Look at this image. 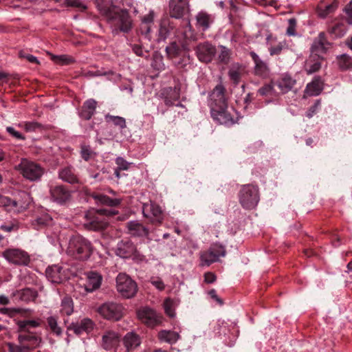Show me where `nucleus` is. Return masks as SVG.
<instances>
[{"mask_svg": "<svg viewBox=\"0 0 352 352\" xmlns=\"http://www.w3.org/2000/svg\"><path fill=\"white\" fill-rule=\"evenodd\" d=\"M30 309H25L21 308H1L0 309V313L3 314L14 315L16 314H20L21 315H26L30 312Z\"/></svg>", "mask_w": 352, "mask_h": 352, "instance_id": "nucleus-55", "label": "nucleus"}, {"mask_svg": "<svg viewBox=\"0 0 352 352\" xmlns=\"http://www.w3.org/2000/svg\"><path fill=\"white\" fill-rule=\"evenodd\" d=\"M38 294L36 289L30 288H24L23 289L16 290L12 294L14 300L17 302H24L28 303L30 302H34L37 298Z\"/></svg>", "mask_w": 352, "mask_h": 352, "instance_id": "nucleus-22", "label": "nucleus"}, {"mask_svg": "<svg viewBox=\"0 0 352 352\" xmlns=\"http://www.w3.org/2000/svg\"><path fill=\"white\" fill-rule=\"evenodd\" d=\"M20 174L24 178L32 182L39 180L44 173V169L37 163L23 158L20 163L16 166Z\"/></svg>", "mask_w": 352, "mask_h": 352, "instance_id": "nucleus-6", "label": "nucleus"}, {"mask_svg": "<svg viewBox=\"0 0 352 352\" xmlns=\"http://www.w3.org/2000/svg\"><path fill=\"white\" fill-rule=\"evenodd\" d=\"M344 12L347 16L346 21L349 24H352V0L346 6Z\"/></svg>", "mask_w": 352, "mask_h": 352, "instance_id": "nucleus-64", "label": "nucleus"}, {"mask_svg": "<svg viewBox=\"0 0 352 352\" xmlns=\"http://www.w3.org/2000/svg\"><path fill=\"white\" fill-rule=\"evenodd\" d=\"M180 336L178 333L173 331L162 330L158 333V339L169 344L175 343Z\"/></svg>", "mask_w": 352, "mask_h": 352, "instance_id": "nucleus-38", "label": "nucleus"}, {"mask_svg": "<svg viewBox=\"0 0 352 352\" xmlns=\"http://www.w3.org/2000/svg\"><path fill=\"white\" fill-rule=\"evenodd\" d=\"M323 89V80L320 76H316L312 81L307 85L305 93L309 96H316L320 94Z\"/></svg>", "mask_w": 352, "mask_h": 352, "instance_id": "nucleus-32", "label": "nucleus"}, {"mask_svg": "<svg viewBox=\"0 0 352 352\" xmlns=\"http://www.w3.org/2000/svg\"><path fill=\"white\" fill-rule=\"evenodd\" d=\"M338 1L333 0L331 3L325 6L324 8L321 7L318 8L317 10L318 14L320 18L324 19L330 14L333 13L338 8Z\"/></svg>", "mask_w": 352, "mask_h": 352, "instance_id": "nucleus-43", "label": "nucleus"}, {"mask_svg": "<svg viewBox=\"0 0 352 352\" xmlns=\"http://www.w3.org/2000/svg\"><path fill=\"white\" fill-rule=\"evenodd\" d=\"M0 207L4 208L10 212L19 213L25 209L21 202L8 197L0 195Z\"/></svg>", "mask_w": 352, "mask_h": 352, "instance_id": "nucleus-31", "label": "nucleus"}, {"mask_svg": "<svg viewBox=\"0 0 352 352\" xmlns=\"http://www.w3.org/2000/svg\"><path fill=\"white\" fill-rule=\"evenodd\" d=\"M196 21L197 27L201 28L202 31H206L210 28L214 20L210 14L204 12H200L196 15Z\"/></svg>", "mask_w": 352, "mask_h": 352, "instance_id": "nucleus-36", "label": "nucleus"}, {"mask_svg": "<svg viewBox=\"0 0 352 352\" xmlns=\"http://www.w3.org/2000/svg\"><path fill=\"white\" fill-rule=\"evenodd\" d=\"M320 100H316L314 104L311 105L306 112V116L309 118H312L313 116L317 112L318 108L320 106Z\"/></svg>", "mask_w": 352, "mask_h": 352, "instance_id": "nucleus-61", "label": "nucleus"}, {"mask_svg": "<svg viewBox=\"0 0 352 352\" xmlns=\"http://www.w3.org/2000/svg\"><path fill=\"white\" fill-rule=\"evenodd\" d=\"M127 228L130 233L133 236L147 237L149 234L148 229L136 221H131L128 222Z\"/></svg>", "mask_w": 352, "mask_h": 352, "instance_id": "nucleus-35", "label": "nucleus"}, {"mask_svg": "<svg viewBox=\"0 0 352 352\" xmlns=\"http://www.w3.org/2000/svg\"><path fill=\"white\" fill-rule=\"evenodd\" d=\"M123 345L126 352H131L138 348L142 343V338L137 333L130 331L122 338Z\"/></svg>", "mask_w": 352, "mask_h": 352, "instance_id": "nucleus-23", "label": "nucleus"}, {"mask_svg": "<svg viewBox=\"0 0 352 352\" xmlns=\"http://www.w3.org/2000/svg\"><path fill=\"white\" fill-rule=\"evenodd\" d=\"M60 313L63 315L69 316L74 311V304L71 297L65 296L61 302Z\"/></svg>", "mask_w": 352, "mask_h": 352, "instance_id": "nucleus-44", "label": "nucleus"}, {"mask_svg": "<svg viewBox=\"0 0 352 352\" xmlns=\"http://www.w3.org/2000/svg\"><path fill=\"white\" fill-rule=\"evenodd\" d=\"M227 104L226 89L223 84L219 83L210 93L208 105L210 110H212L213 109H221V107H227Z\"/></svg>", "mask_w": 352, "mask_h": 352, "instance_id": "nucleus-12", "label": "nucleus"}, {"mask_svg": "<svg viewBox=\"0 0 352 352\" xmlns=\"http://www.w3.org/2000/svg\"><path fill=\"white\" fill-rule=\"evenodd\" d=\"M161 97L164 99L166 106L170 107L179 101L180 98V86L176 85L174 87H166L162 90Z\"/></svg>", "mask_w": 352, "mask_h": 352, "instance_id": "nucleus-20", "label": "nucleus"}, {"mask_svg": "<svg viewBox=\"0 0 352 352\" xmlns=\"http://www.w3.org/2000/svg\"><path fill=\"white\" fill-rule=\"evenodd\" d=\"M238 197L239 204L244 209L252 210L256 208L260 200L258 187L252 184L243 185Z\"/></svg>", "mask_w": 352, "mask_h": 352, "instance_id": "nucleus-5", "label": "nucleus"}, {"mask_svg": "<svg viewBox=\"0 0 352 352\" xmlns=\"http://www.w3.org/2000/svg\"><path fill=\"white\" fill-rule=\"evenodd\" d=\"M164 311L167 316L173 318L175 316L173 309V302L170 298H167L164 302Z\"/></svg>", "mask_w": 352, "mask_h": 352, "instance_id": "nucleus-60", "label": "nucleus"}, {"mask_svg": "<svg viewBox=\"0 0 352 352\" xmlns=\"http://www.w3.org/2000/svg\"><path fill=\"white\" fill-rule=\"evenodd\" d=\"M26 132H35L43 129L42 124L38 122H24L19 124Z\"/></svg>", "mask_w": 352, "mask_h": 352, "instance_id": "nucleus-50", "label": "nucleus"}, {"mask_svg": "<svg viewBox=\"0 0 352 352\" xmlns=\"http://www.w3.org/2000/svg\"><path fill=\"white\" fill-rule=\"evenodd\" d=\"M274 82L265 84L263 87L258 89V94L261 96L273 97L276 95V91L274 89Z\"/></svg>", "mask_w": 352, "mask_h": 352, "instance_id": "nucleus-48", "label": "nucleus"}, {"mask_svg": "<svg viewBox=\"0 0 352 352\" xmlns=\"http://www.w3.org/2000/svg\"><path fill=\"white\" fill-rule=\"evenodd\" d=\"M58 177L62 181L70 184H80V179L76 173L75 169L71 166H67L58 170Z\"/></svg>", "mask_w": 352, "mask_h": 352, "instance_id": "nucleus-26", "label": "nucleus"}, {"mask_svg": "<svg viewBox=\"0 0 352 352\" xmlns=\"http://www.w3.org/2000/svg\"><path fill=\"white\" fill-rule=\"evenodd\" d=\"M97 105L98 102L94 99L87 100L78 110L79 117L84 120H89L96 113Z\"/></svg>", "mask_w": 352, "mask_h": 352, "instance_id": "nucleus-24", "label": "nucleus"}, {"mask_svg": "<svg viewBox=\"0 0 352 352\" xmlns=\"http://www.w3.org/2000/svg\"><path fill=\"white\" fill-rule=\"evenodd\" d=\"M47 322L51 331L57 336L62 335L63 331L58 324V320L54 316H50L47 318Z\"/></svg>", "mask_w": 352, "mask_h": 352, "instance_id": "nucleus-49", "label": "nucleus"}, {"mask_svg": "<svg viewBox=\"0 0 352 352\" xmlns=\"http://www.w3.org/2000/svg\"><path fill=\"white\" fill-rule=\"evenodd\" d=\"M166 52L168 57L173 58H177L180 50L176 43L174 42L166 47Z\"/></svg>", "mask_w": 352, "mask_h": 352, "instance_id": "nucleus-59", "label": "nucleus"}, {"mask_svg": "<svg viewBox=\"0 0 352 352\" xmlns=\"http://www.w3.org/2000/svg\"><path fill=\"white\" fill-rule=\"evenodd\" d=\"M168 7L170 17L183 20L185 25L184 30L185 38H194V31L188 17L190 12V0H169Z\"/></svg>", "mask_w": 352, "mask_h": 352, "instance_id": "nucleus-3", "label": "nucleus"}, {"mask_svg": "<svg viewBox=\"0 0 352 352\" xmlns=\"http://www.w3.org/2000/svg\"><path fill=\"white\" fill-rule=\"evenodd\" d=\"M9 352H27L21 344H15L12 342L7 344Z\"/></svg>", "mask_w": 352, "mask_h": 352, "instance_id": "nucleus-62", "label": "nucleus"}, {"mask_svg": "<svg viewBox=\"0 0 352 352\" xmlns=\"http://www.w3.org/2000/svg\"><path fill=\"white\" fill-rule=\"evenodd\" d=\"M94 247L92 243L80 234L70 237L67 248V254L74 259L85 261L93 254Z\"/></svg>", "mask_w": 352, "mask_h": 352, "instance_id": "nucleus-2", "label": "nucleus"}, {"mask_svg": "<svg viewBox=\"0 0 352 352\" xmlns=\"http://www.w3.org/2000/svg\"><path fill=\"white\" fill-rule=\"evenodd\" d=\"M98 312L107 320L118 321L124 316V308L121 304L109 302L101 305Z\"/></svg>", "mask_w": 352, "mask_h": 352, "instance_id": "nucleus-9", "label": "nucleus"}, {"mask_svg": "<svg viewBox=\"0 0 352 352\" xmlns=\"http://www.w3.org/2000/svg\"><path fill=\"white\" fill-rule=\"evenodd\" d=\"M329 34L335 37H341L344 35V30L342 25L337 23L331 27H329L327 30Z\"/></svg>", "mask_w": 352, "mask_h": 352, "instance_id": "nucleus-58", "label": "nucleus"}, {"mask_svg": "<svg viewBox=\"0 0 352 352\" xmlns=\"http://www.w3.org/2000/svg\"><path fill=\"white\" fill-rule=\"evenodd\" d=\"M168 26H170L169 20L168 19H164L160 24L158 31L157 41L159 42L164 41L168 37L170 32Z\"/></svg>", "mask_w": 352, "mask_h": 352, "instance_id": "nucleus-46", "label": "nucleus"}, {"mask_svg": "<svg viewBox=\"0 0 352 352\" xmlns=\"http://www.w3.org/2000/svg\"><path fill=\"white\" fill-rule=\"evenodd\" d=\"M116 164L118 165V168L121 170H128L130 167V163L126 161L124 158L121 157H118L116 160Z\"/></svg>", "mask_w": 352, "mask_h": 352, "instance_id": "nucleus-63", "label": "nucleus"}, {"mask_svg": "<svg viewBox=\"0 0 352 352\" xmlns=\"http://www.w3.org/2000/svg\"><path fill=\"white\" fill-rule=\"evenodd\" d=\"M296 81L287 74H282L276 81L274 85L277 86L282 94H286L292 90Z\"/></svg>", "mask_w": 352, "mask_h": 352, "instance_id": "nucleus-29", "label": "nucleus"}, {"mask_svg": "<svg viewBox=\"0 0 352 352\" xmlns=\"http://www.w3.org/2000/svg\"><path fill=\"white\" fill-rule=\"evenodd\" d=\"M94 322L89 318H85L76 323H72L68 327L69 330H72L75 334L80 335L83 332L89 333L94 328Z\"/></svg>", "mask_w": 352, "mask_h": 352, "instance_id": "nucleus-27", "label": "nucleus"}, {"mask_svg": "<svg viewBox=\"0 0 352 352\" xmlns=\"http://www.w3.org/2000/svg\"><path fill=\"white\" fill-rule=\"evenodd\" d=\"M137 252L136 247L129 240L121 241L118 243L116 253L122 258H129L134 256Z\"/></svg>", "mask_w": 352, "mask_h": 352, "instance_id": "nucleus-25", "label": "nucleus"}, {"mask_svg": "<svg viewBox=\"0 0 352 352\" xmlns=\"http://www.w3.org/2000/svg\"><path fill=\"white\" fill-rule=\"evenodd\" d=\"M250 56L252 58L255 66L254 73L263 78H266L270 76V69L266 63L263 61L254 52H250Z\"/></svg>", "mask_w": 352, "mask_h": 352, "instance_id": "nucleus-21", "label": "nucleus"}, {"mask_svg": "<svg viewBox=\"0 0 352 352\" xmlns=\"http://www.w3.org/2000/svg\"><path fill=\"white\" fill-rule=\"evenodd\" d=\"M163 56L158 52H155L153 54L151 67L156 71H162L165 69Z\"/></svg>", "mask_w": 352, "mask_h": 352, "instance_id": "nucleus-45", "label": "nucleus"}, {"mask_svg": "<svg viewBox=\"0 0 352 352\" xmlns=\"http://www.w3.org/2000/svg\"><path fill=\"white\" fill-rule=\"evenodd\" d=\"M52 221V218L47 213L37 217L33 221L32 226L36 230L41 229L45 226L50 225Z\"/></svg>", "mask_w": 352, "mask_h": 352, "instance_id": "nucleus-41", "label": "nucleus"}, {"mask_svg": "<svg viewBox=\"0 0 352 352\" xmlns=\"http://www.w3.org/2000/svg\"><path fill=\"white\" fill-rule=\"evenodd\" d=\"M120 340L121 336L118 332L107 330L102 336L101 346L105 351L116 349L120 344Z\"/></svg>", "mask_w": 352, "mask_h": 352, "instance_id": "nucleus-18", "label": "nucleus"}, {"mask_svg": "<svg viewBox=\"0 0 352 352\" xmlns=\"http://www.w3.org/2000/svg\"><path fill=\"white\" fill-rule=\"evenodd\" d=\"M137 317L142 323L150 328L160 325L163 320L162 315L148 307H141L137 311Z\"/></svg>", "mask_w": 352, "mask_h": 352, "instance_id": "nucleus-11", "label": "nucleus"}, {"mask_svg": "<svg viewBox=\"0 0 352 352\" xmlns=\"http://www.w3.org/2000/svg\"><path fill=\"white\" fill-rule=\"evenodd\" d=\"M244 73V67L239 64H234L228 71V76L230 80L234 84L238 85Z\"/></svg>", "mask_w": 352, "mask_h": 352, "instance_id": "nucleus-37", "label": "nucleus"}, {"mask_svg": "<svg viewBox=\"0 0 352 352\" xmlns=\"http://www.w3.org/2000/svg\"><path fill=\"white\" fill-rule=\"evenodd\" d=\"M16 324L19 333L17 340L23 345L27 352H31L41 346L43 342L41 332L31 331L30 328L40 327L41 319L18 320Z\"/></svg>", "mask_w": 352, "mask_h": 352, "instance_id": "nucleus-1", "label": "nucleus"}, {"mask_svg": "<svg viewBox=\"0 0 352 352\" xmlns=\"http://www.w3.org/2000/svg\"><path fill=\"white\" fill-rule=\"evenodd\" d=\"M94 199L99 203L108 206H119L122 200L120 199H113L106 195H97L94 196Z\"/></svg>", "mask_w": 352, "mask_h": 352, "instance_id": "nucleus-40", "label": "nucleus"}, {"mask_svg": "<svg viewBox=\"0 0 352 352\" xmlns=\"http://www.w3.org/2000/svg\"><path fill=\"white\" fill-rule=\"evenodd\" d=\"M144 217L148 218L153 223H161L163 220V211L161 207L155 202L144 204L142 206Z\"/></svg>", "mask_w": 352, "mask_h": 352, "instance_id": "nucleus-16", "label": "nucleus"}, {"mask_svg": "<svg viewBox=\"0 0 352 352\" xmlns=\"http://www.w3.org/2000/svg\"><path fill=\"white\" fill-rule=\"evenodd\" d=\"M220 52L218 55V60L221 63L228 64L230 59L231 50L225 46L220 45Z\"/></svg>", "mask_w": 352, "mask_h": 352, "instance_id": "nucleus-52", "label": "nucleus"}, {"mask_svg": "<svg viewBox=\"0 0 352 352\" xmlns=\"http://www.w3.org/2000/svg\"><path fill=\"white\" fill-rule=\"evenodd\" d=\"M107 21L111 25L113 35L120 32L127 34L133 29V19L126 9L118 8Z\"/></svg>", "mask_w": 352, "mask_h": 352, "instance_id": "nucleus-4", "label": "nucleus"}, {"mask_svg": "<svg viewBox=\"0 0 352 352\" xmlns=\"http://www.w3.org/2000/svg\"><path fill=\"white\" fill-rule=\"evenodd\" d=\"M338 67L342 71H346L352 69V57L348 54H344L337 56Z\"/></svg>", "mask_w": 352, "mask_h": 352, "instance_id": "nucleus-42", "label": "nucleus"}, {"mask_svg": "<svg viewBox=\"0 0 352 352\" xmlns=\"http://www.w3.org/2000/svg\"><path fill=\"white\" fill-rule=\"evenodd\" d=\"M211 116L214 120L220 124L231 126L238 121L237 113L234 109L221 107V109H213L210 110Z\"/></svg>", "mask_w": 352, "mask_h": 352, "instance_id": "nucleus-10", "label": "nucleus"}, {"mask_svg": "<svg viewBox=\"0 0 352 352\" xmlns=\"http://www.w3.org/2000/svg\"><path fill=\"white\" fill-rule=\"evenodd\" d=\"M85 221L84 226L85 228L90 230H103L109 225V222L102 214L98 212V210H88L85 215Z\"/></svg>", "mask_w": 352, "mask_h": 352, "instance_id": "nucleus-7", "label": "nucleus"}, {"mask_svg": "<svg viewBox=\"0 0 352 352\" xmlns=\"http://www.w3.org/2000/svg\"><path fill=\"white\" fill-rule=\"evenodd\" d=\"M3 256L10 263L18 265H28L30 261L29 254L21 249H7L3 252Z\"/></svg>", "mask_w": 352, "mask_h": 352, "instance_id": "nucleus-15", "label": "nucleus"}, {"mask_svg": "<svg viewBox=\"0 0 352 352\" xmlns=\"http://www.w3.org/2000/svg\"><path fill=\"white\" fill-rule=\"evenodd\" d=\"M198 59L203 63H210L216 54V47L208 42L199 43L195 49Z\"/></svg>", "mask_w": 352, "mask_h": 352, "instance_id": "nucleus-17", "label": "nucleus"}, {"mask_svg": "<svg viewBox=\"0 0 352 352\" xmlns=\"http://www.w3.org/2000/svg\"><path fill=\"white\" fill-rule=\"evenodd\" d=\"M226 255L224 246L215 243L206 251L200 252V265L201 266H209L217 262L220 256Z\"/></svg>", "mask_w": 352, "mask_h": 352, "instance_id": "nucleus-14", "label": "nucleus"}, {"mask_svg": "<svg viewBox=\"0 0 352 352\" xmlns=\"http://www.w3.org/2000/svg\"><path fill=\"white\" fill-rule=\"evenodd\" d=\"M52 60L60 65H69L75 63V59L72 56L67 54L54 56Z\"/></svg>", "mask_w": 352, "mask_h": 352, "instance_id": "nucleus-51", "label": "nucleus"}, {"mask_svg": "<svg viewBox=\"0 0 352 352\" xmlns=\"http://www.w3.org/2000/svg\"><path fill=\"white\" fill-rule=\"evenodd\" d=\"M101 275L96 272H89L87 274V280L85 289L87 292H93L98 289L102 283Z\"/></svg>", "mask_w": 352, "mask_h": 352, "instance_id": "nucleus-34", "label": "nucleus"}, {"mask_svg": "<svg viewBox=\"0 0 352 352\" xmlns=\"http://www.w3.org/2000/svg\"><path fill=\"white\" fill-rule=\"evenodd\" d=\"M118 292L124 298L133 297L138 292L136 283L126 274H119L116 278Z\"/></svg>", "mask_w": 352, "mask_h": 352, "instance_id": "nucleus-8", "label": "nucleus"}, {"mask_svg": "<svg viewBox=\"0 0 352 352\" xmlns=\"http://www.w3.org/2000/svg\"><path fill=\"white\" fill-rule=\"evenodd\" d=\"M95 154L89 145L82 144L80 146V156L85 161H89Z\"/></svg>", "mask_w": 352, "mask_h": 352, "instance_id": "nucleus-54", "label": "nucleus"}, {"mask_svg": "<svg viewBox=\"0 0 352 352\" xmlns=\"http://www.w3.org/2000/svg\"><path fill=\"white\" fill-rule=\"evenodd\" d=\"M65 5L67 7L76 8L80 12L87 10V5L82 0H65Z\"/></svg>", "mask_w": 352, "mask_h": 352, "instance_id": "nucleus-53", "label": "nucleus"}, {"mask_svg": "<svg viewBox=\"0 0 352 352\" xmlns=\"http://www.w3.org/2000/svg\"><path fill=\"white\" fill-rule=\"evenodd\" d=\"M96 8L100 14L107 20L118 9L111 0H96Z\"/></svg>", "mask_w": 352, "mask_h": 352, "instance_id": "nucleus-30", "label": "nucleus"}, {"mask_svg": "<svg viewBox=\"0 0 352 352\" xmlns=\"http://www.w3.org/2000/svg\"><path fill=\"white\" fill-rule=\"evenodd\" d=\"M331 43L328 41L326 34L324 32L319 33L318 36L314 40L310 50L311 54L321 56L326 54Z\"/></svg>", "mask_w": 352, "mask_h": 352, "instance_id": "nucleus-19", "label": "nucleus"}, {"mask_svg": "<svg viewBox=\"0 0 352 352\" xmlns=\"http://www.w3.org/2000/svg\"><path fill=\"white\" fill-rule=\"evenodd\" d=\"M288 25L286 30V34L289 36H295L297 35V20L295 18L288 19Z\"/></svg>", "mask_w": 352, "mask_h": 352, "instance_id": "nucleus-57", "label": "nucleus"}, {"mask_svg": "<svg viewBox=\"0 0 352 352\" xmlns=\"http://www.w3.org/2000/svg\"><path fill=\"white\" fill-rule=\"evenodd\" d=\"M324 58L322 56L310 54L305 63V70L307 74H311L318 72L322 65Z\"/></svg>", "mask_w": 352, "mask_h": 352, "instance_id": "nucleus-33", "label": "nucleus"}, {"mask_svg": "<svg viewBox=\"0 0 352 352\" xmlns=\"http://www.w3.org/2000/svg\"><path fill=\"white\" fill-rule=\"evenodd\" d=\"M104 119L107 122H111L113 125L119 126L121 129L126 127V120L122 117L112 116L108 113L105 115Z\"/></svg>", "mask_w": 352, "mask_h": 352, "instance_id": "nucleus-47", "label": "nucleus"}, {"mask_svg": "<svg viewBox=\"0 0 352 352\" xmlns=\"http://www.w3.org/2000/svg\"><path fill=\"white\" fill-rule=\"evenodd\" d=\"M287 48V43L285 41L279 42L276 45H272L269 48V52L271 56L279 55L281 54L284 49Z\"/></svg>", "mask_w": 352, "mask_h": 352, "instance_id": "nucleus-56", "label": "nucleus"}, {"mask_svg": "<svg viewBox=\"0 0 352 352\" xmlns=\"http://www.w3.org/2000/svg\"><path fill=\"white\" fill-rule=\"evenodd\" d=\"M61 270L62 267L58 265L48 267L45 272L46 276L53 283H60L62 280Z\"/></svg>", "mask_w": 352, "mask_h": 352, "instance_id": "nucleus-39", "label": "nucleus"}, {"mask_svg": "<svg viewBox=\"0 0 352 352\" xmlns=\"http://www.w3.org/2000/svg\"><path fill=\"white\" fill-rule=\"evenodd\" d=\"M154 16L155 14L153 11H150L148 14L142 16L141 19V23L140 25V32L142 35H144L148 40H151V28L154 25Z\"/></svg>", "mask_w": 352, "mask_h": 352, "instance_id": "nucleus-28", "label": "nucleus"}, {"mask_svg": "<svg viewBox=\"0 0 352 352\" xmlns=\"http://www.w3.org/2000/svg\"><path fill=\"white\" fill-rule=\"evenodd\" d=\"M49 193L51 201L61 206L67 204L72 199V191L63 184L50 185Z\"/></svg>", "mask_w": 352, "mask_h": 352, "instance_id": "nucleus-13", "label": "nucleus"}]
</instances>
